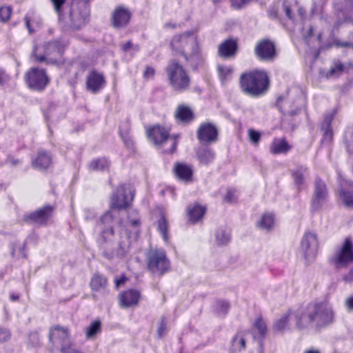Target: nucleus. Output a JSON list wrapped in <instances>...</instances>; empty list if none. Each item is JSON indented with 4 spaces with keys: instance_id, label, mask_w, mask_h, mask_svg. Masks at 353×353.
I'll return each instance as SVG.
<instances>
[{
    "instance_id": "4d7b16f0",
    "label": "nucleus",
    "mask_w": 353,
    "mask_h": 353,
    "mask_svg": "<svg viewBox=\"0 0 353 353\" xmlns=\"http://www.w3.org/2000/svg\"><path fill=\"white\" fill-rule=\"evenodd\" d=\"M236 200L234 192L232 190H228L225 196L224 197V201L228 203H232Z\"/></svg>"
},
{
    "instance_id": "0eeeda50",
    "label": "nucleus",
    "mask_w": 353,
    "mask_h": 353,
    "mask_svg": "<svg viewBox=\"0 0 353 353\" xmlns=\"http://www.w3.org/2000/svg\"><path fill=\"white\" fill-rule=\"evenodd\" d=\"M90 0H81L72 5L68 16V26L73 30H79L84 26L89 20L90 9L88 2Z\"/></svg>"
},
{
    "instance_id": "69168bd1",
    "label": "nucleus",
    "mask_w": 353,
    "mask_h": 353,
    "mask_svg": "<svg viewBox=\"0 0 353 353\" xmlns=\"http://www.w3.org/2000/svg\"><path fill=\"white\" fill-rule=\"evenodd\" d=\"M303 353H320V352L316 349L310 348L306 350Z\"/></svg>"
},
{
    "instance_id": "a19ab883",
    "label": "nucleus",
    "mask_w": 353,
    "mask_h": 353,
    "mask_svg": "<svg viewBox=\"0 0 353 353\" xmlns=\"http://www.w3.org/2000/svg\"><path fill=\"white\" fill-rule=\"evenodd\" d=\"M344 69V66L342 63L339 61H334L333 66L330 68L327 73V77H336L339 75Z\"/></svg>"
},
{
    "instance_id": "c85d7f7f",
    "label": "nucleus",
    "mask_w": 353,
    "mask_h": 353,
    "mask_svg": "<svg viewBox=\"0 0 353 353\" xmlns=\"http://www.w3.org/2000/svg\"><path fill=\"white\" fill-rule=\"evenodd\" d=\"M236 42L232 39H228L222 43L219 47V54L220 57L228 58L233 56L236 51Z\"/></svg>"
},
{
    "instance_id": "bf43d9fd",
    "label": "nucleus",
    "mask_w": 353,
    "mask_h": 353,
    "mask_svg": "<svg viewBox=\"0 0 353 353\" xmlns=\"http://www.w3.org/2000/svg\"><path fill=\"white\" fill-rule=\"evenodd\" d=\"M132 48H134L135 50H139V48L137 46H134L131 41H128L122 46V49L125 52L129 50Z\"/></svg>"
},
{
    "instance_id": "ea45409f",
    "label": "nucleus",
    "mask_w": 353,
    "mask_h": 353,
    "mask_svg": "<svg viewBox=\"0 0 353 353\" xmlns=\"http://www.w3.org/2000/svg\"><path fill=\"white\" fill-rule=\"evenodd\" d=\"M132 241L130 240V237L126 235L125 237H122L121 241L119 243V248L118 253L121 256H124L127 254L130 248Z\"/></svg>"
},
{
    "instance_id": "393cba45",
    "label": "nucleus",
    "mask_w": 353,
    "mask_h": 353,
    "mask_svg": "<svg viewBox=\"0 0 353 353\" xmlns=\"http://www.w3.org/2000/svg\"><path fill=\"white\" fill-rule=\"evenodd\" d=\"M335 114V111H332V112L327 114L325 117L324 121L322 123V130L323 131L322 143L329 144L332 142L333 138V132L331 128V123L334 116Z\"/></svg>"
},
{
    "instance_id": "09e8293b",
    "label": "nucleus",
    "mask_w": 353,
    "mask_h": 353,
    "mask_svg": "<svg viewBox=\"0 0 353 353\" xmlns=\"http://www.w3.org/2000/svg\"><path fill=\"white\" fill-rule=\"evenodd\" d=\"M218 71L219 73L220 78L222 81L225 80L228 75H230L232 70L230 67L224 66V65H219Z\"/></svg>"
},
{
    "instance_id": "603ef678",
    "label": "nucleus",
    "mask_w": 353,
    "mask_h": 353,
    "mask_svg": "<svg viewBox=\"0 0 353 353\" xmlns=\"http://www.w3.org/2000/svg\"><path fill=\"white\" fill-rule=\"evenodd\" d=\"M252 0H231L232 6L235 9H241Z\"/></svg>"
},
{
    "instance_id": "c9c22d12",
    "label": "nucleus",
    "mask_w": 353,
    "mask_h": 353,
    "mask_svg": "<svg viewBox=\"0 0 353 353\" xmlns=\"http://www.w3.org/2000/svg\"><path fill=\"white\" fill-rule=\"evenodd\" d=\"M109 167V162L105 158L93 160L90 163V169L95 171H104Z\"/></svg>"
},
{
    "instance_id": "2eb2a0df",
    "label": "nucleus",
    "mask_w": 353,
    "mask_h": 353,
    "mask_svg": "<svg viewBox=\"0 0 353 353\" xmlns=\"http://www.w3.org/2000/svg\"><path fill=\"white\" fill-rule=\"evenodd\" d=\"M254 52L260 60H272L276 57L274 43L268 39L259 41L255 46Z\"/></svg>"
},
{
    "instance_id": "052dcab7",
    "label": "nucleus",
    "mask_w": 353,
    "mask_h": 353,
    "mask_svg": "<svg viewBox=\"0 0 353 353\" xmlns=\"http://www.w3.org/2000/svg\"><path fill=\"white\" fill-rule=\"evenodd\" d=\"M127 278L124 276H122L119 279H115V285L117 288H119L121 285L124 284V283L126 281Z\"/></svg>"
},
{
    "instance_id": "2f4dec72",
    "label": "nucleus",
    "mask_w": 353,
    "mask_h": 353,
    "mask_svg": "<svg viewBox=\"0 0 353 353\" xmlns=\"http://www.w3.org/2000/svg\"><path fill=\"white\" fill-rule=\"evenodd\" d=\"M101 331V323L99 320H95L85 328V336L88 339H94Z\"/></svg>"
},
{
    "instance_id": "c756f323",
    "label": "nucleus",
    "mask_w": 353,
    "mask_h": 353,
    "mask_svg": "<svg viewBox=\"0 0 353 353\" xmlns=\"http://www.w3.org/2000/svg\"><path fill=\"white\" fill-rule=\"evenodd\" d=\"M290 148L284 139L275 138L270 146V151L273 154H278L288 152Z\"/></svg>"
},
{
    "instance_id": "37998d69",
    "label": "nucleus",
    "mask_w": 353,
    "mask_h": 353,
    "mask_svg": "<svg viewBox=\"0 0 353 353\" xmlns=\"http://www.w3.org/2000/svg\"><path fill=\"white\" fill-rule=\"evenodd\" d=\"M254 327L258 330V332L261 336H264L265 335L267 332V324L261 317H259L256 319L254 323Z\"/></svg>"
},
{
    "instance_id": "49530a36",
    "label": "nucleus",
    "mask_w": 353,
    "mask_h": 353,
    "mask_svg": "<svg viewBox=\"0 0 353 353\" xmlns=\"http://www.w3.org/2000/svg\"><path fill=\"white\" fill-rule=\"evenodd\" d=\"M344 139L347 151L353 152V133L350 131H347Z\"/></svg>"
},
{
    "instance_id": "f8f14e48",
    "label": "nucleus",
    "mask_w": 353,
    "mask_h": 353,
    "mask_svg": "<svg viewBox=\"0 0 353 353\" xmlns=\"http://www.w3.org/2000/svg\"><path fill=\"white\" fill-rule=\"evenodd\" d=\"M319 242L316 234L311 232H305L301 242V251L308 261H312L316 256Z\"/></svg>"
},
{
    "instance_id": "8fccbe9b",
    "label": "nucleus",
    "mask_w": 353,
    "mask_h": 353,
    "mask_svg": "<svg viewBox=\"0 0 353 353\" xmlns=\"http://www.w3.org/2000/svg\"><path fill=\"white\" fill-rule=\"evenodd\" d=\"M10 337V331L6 327L0 326V343H3L8 341Z\"/></svg>"
},
{
    "instance_id": "72a5a7b5",
    "label": "nucleus",
    "mask_w": 353,
    "mask_h": 353,
    "mask_svg": "<svg viewBox=\"0 0 353 353\" xmlns=\"http://www.w3.org/2000/svg\"><path fill=\"white\" fill-rule=\"evenodd\" d=\"M274 223V216L272 214H265L257 222V226L262 230H270L272 228Z\"/></svg>"
},
{
    "instance_id": "ddd939ff",
    "label": "nucleus",
    "mask_w": 353,
    "mask_h": 353,
    "mask_svg": "<svg viewBox=\"0 0 353 353\" xmlns=\"http://www.w3.org/2000/svg\"><path fill=\"white\" fill-rule=\"evenodd\" d=\"M67 43L63 41H54L49 42L45 47L44 55L34 54L35 60L38 62L44 61L48 59L51 63L57 61L59 57L61 56Z\"/></svg>"
},
{
    "instance_id": "4be33fe9",
    "label": "nucleus",
    "mask_w": 353,
    "mask_h": 353,
    "mask_svg": "<svg viewBox=\"0 0 353 353\" xmlns=\"http://www.w3.org/2000/svg\"><path fill=\"white\" fill-rule=\"evenodd\" d=\"M295 311L289 310L288 312L284 314L281 318L277 319L273 325V330L276 332H283L284 331L290 329V321L292 319L296 321Z\"/></svg>"
},
{
    "instance_id": "6e6552de",
    "label": "nucleus",
    "mask_w": 353,
    "mask_h": 353,
    "mask_svg": "<svg viewBox=\"0 0 353 353\" xmlns=\"http://www.w3.org/2000/svg\"><path fill=\"white\" fill-rule=\"evenodd\" d=\"M148 137L155 145L161 146L165 152L172 153L177 146L176 139L170 136L168 131L161 126H155L148 132Z\"/></svg>"
},
{
    "instance_id": "774afa93",
    "label": "nucleus",
    "mask_w": 353,
    "mask_h": 353,
    "mask_svg": "<svg viewBox=\"0 0 353 353\" xmlns=\"http://www.w3.org/2000/svg\"><path fill=\"white\" fill-rule=\"evenodd\" d=\"M345 21L347 23H350L353 25V17H347L345 19Z\"/></svg>"
},
{
    "instance_id": "79ce46f5",
    "label": "nucleus",
    "mask_w": 353,
    "mask_h": 353,
    "mask_svg": "<svg viewBox=\"0 0 353 353\" xmlns=\"http://www.w3.org/2000/svg\"><path fill=\"white\" fill-rule=\"evenodd\" d=\"M340 195L345 205L353 208V193L341 190Z\"/></svg>"
},
{
    "instance_id": "6ab92c4d",
    "label": "nucleus",
    "mask_w": 353,
    "mask_h": 353,
    "mask_svg": "<svg viewBox=\"0 0 353 353\" xmlns=\"http://www.w3.org/2000/svg\"><path fill=\"white\" fill-rule=\"evenodd\" d=\"M90 285L92 291V296L94 301H97L99 299L97 292H101L103 296L108 293V290L107 289V279L105 276L99 274H95L93 275L90 280Z\"/></svg>"
},
{
    "instance_id": "412c9836",
    "label": "nucleus",
    "mask_w": 353,
    "mask_h": 353,
    "mask_svg": "<svg viewBox=\"0 0 353 353\" xmlns=\"http://www.w3.org/2000/svg\"><path fill=\"white\" fill-rule=\"evenodd\" d=\"M141 297V293L137 290H129L119 295L120 305L123 307L137 305Z\"/></svg>"
},
{
    "instance_id": "bb28decb",
    "label": "nucleus",
    "mask_w": 353,
    "mask_h": 353,
    "mask_svg": "<svg viewBox=\"0 0 353 353\" xmlns=\"http://www.w3.org/2000/svg\"><path fill=\"white\" fill-rule=\"evenodd\" d=\"M205 212V207L197 203L188 206L187 212L189 221L192 223L199 221L203 217Z\"/></svg>"
},
{
    "instance_id": "4468645a",
    "label": "nucleus",
    "mask_w": 353,
    "mask_h": 353,
    "mask_svg": "<svg viewBox=\"0 0 353 353\" xmlns=\"http://www.w3.org/2000/svg\"><path fill=\"white\" fill-rule=\"evenodd\" d=\"M53 208L50 205H46L34 212L26 214L23 219L28 223L37 225H44L47 224L49 219L52 216Z\"/></svg>"
},
{
    "instance_id": "864d4df0",
    "label": "nucleus",
    "mask_w": 353,
    "mask_h": 353,
    "mask_svg": "<svg viewBox=\"0 0 353 353\" xmlns=\"http://www.w3.org/2000/svg\"><path fill=\"white\" fill-rule=\"evenodd\" d=\"M344 306L347 312H353V294L348 296L345 299L344 301Z\"/></svg>"
},
{
    "instance_id": "f3484780",
    "label": "nucleus",
    "mask_w": 353,
    "mask_h": 353,
    "mask_svg": "<svg viewBox=\"0 0 353 353\" xmlns=\"http://www.w3.org/2000/svg\"><path fill=\"white\" fill-rule=\"evenodd\" d=\"M114 214L112 210L107 211L101 217L98 226L101 230V236L104 241H108L113 236L114 231L112 228V223L114 221Z\"/></svg>"
},
{
    "instance_id": "b1692460",
    "label": "nucleus",
    "mask_w": 353,
    "mask_h": 353,
    "mask_svg": "<svg viewBox=\"0 0 353 353\" xmlns=\"http://www.w3.org/2000/svg\"><path fill=\"white\" fill-rule=\"evenodd\" d=\"M176 176L185 182H190L192 180L193 169L190 165L178 163L174 166Z\"/></svg>"
},
{
    "instance_id": "20e7f679",
    "label": "nucleus",
    "mask_w": 353,
    "mask_h": 353,
    "mask_svg": "<svg viewBox=\"0 0 353 353\" xmlns=\"http://www.w3.org/2000/svg\"><path fill=\"white\" fill-rule=\"evenodd\" d=\"M49 340L54 347L59 348L61 353H84L74 347L66 327L59 325L52 327Z\"/></svg>"
},
{
    "instance_id": "7c9ffc66",
    "label": "nucleus",
    "mask_w": 353,
    "mask_h": 353,
    "mask_svg": "<svg viewBox=\"0 0 353 353\" xmlns=\"http://www.w3.org/2000/svg\"><path fill=\"white\" fill-rule=\"evenodd\" d=\"M196 154L200 163L205 165H208L212 162L215 157V153L213 150L208 147L199 148Z\"/></svg>"
},
{
    "instance_id": "a18cd8bd",
    "label": "nucleus",
    "mask_w": 353,
    "mask_h": 353,
    "mask_svg": "<svg viewBox=\"0 0 353 353\" xmlns=\"http://www.w3.org/2000/svg\"><path fill=\"white\" fill-rule=\"evenodd\" d=\"M248 137H249L250 142L253 145H258V144L261 140V134L259 132L250 128L248 130Z\"/></svg>"
},
{
    "instance_id": "de8ad7c7",
    "label": "nucleus",
    "mask_w": 353,
    "mask_h": 353,
    "mask_svg": "<svg viewBox=\"0 0 353 353\" xmlns=\"http://www.w3.org/2000/svg\"><path fill=\"white\" fill-rule=\"evenodd\" d=\"M217 312L221 314H225L230 307V304L225 301H218L216 304Z\"/></svg>"
},
{
    "instance_id": "f03ea898",
    "label": "nucleus",
    "mask_w": 353,
    "mask_h": 353,
    "mask_svg": "<svg viewBox=\"0 0 353 353\" xmlns=\"http://www.w3.org/2000/svg\"><path fill=\"white\" fill-rule=\"evenodd\" d=\"M171 47L176 52L182 54L186 61L196 67L203 62V56L193 34L188 32L176 35L171 41Z\"/></svg>"
},
{
    "instance_id": "5fc2aeb1",
    "label": "nucleus",
    "mask_w": 353,
    "mask_h": 353,
    "mask_svg": "<svg viewBox=\"0 0 353 353\" xmlns=\"http://www.w3.org/2000/svg\"><path fill=\"white\" fill-rule=\"evenodd\" d=\"M166 330H167V323L165 321V319L163 318V319H162L161 323L158 328L159 336L163 337L165 334Z\"/></svg>"
},
{
    "instance_id": "f257e3e1",
    "label": "nucleus",
    "mask_w": 353,
    "mask_h": 353,
    "mask_svg": "<svg viewBox=\"0 0 353 353\" xmlns=\"http://www.w3.org/2000/svg\"><path fill=\"white\" fill-rule=\"evenodd\" d=\"M296 326L298 329L307 327L312 323L321 327L332 323L334 320V311L328 299L309 303L299 308L295 314Z\"/></svg>"
},
{
    "instance_id": "338daca9",
    "label": "nucleus",
    "mask_w": 353,
    "mask_h": 353,
    "mask_svg": "<svg viewBox=\"0 0 353 353\" xmlns=\"http://www.w3.org/2000/svg\"><path fill=\"white\" fill-rule=\"evenodd\" d=\"M19 160L18 159H14L13 158L10 159V163L12 165H17L18 163H19Z\"/></svg>"
},
{
    "instance_id": "680f3d73",
    "label": "nucleus",
    "mask_w": 353,
    "mask_h": 353,
    "mask_svg": "<svg viewBox=\"0 0 353 353\" xmlns=\"http://www.w3.org/2000/svg\"><path fill=\"white\" fill-rule=\"evenodd\" d=\"M284 10H285L286 16L290 19H293V14L292 13V10H291V8H290V6H288L287 5H284Z\"/></svg>"
},
{
    "instance_id": "c03bdc74",
    "label": "nucleus",
    "mask_w": 353,
    "mask_h": 353,
    "mask_svg": "<svg viewBox=\"0 0 353 353\" xmlns=\"http://www.w3.org/2000/svg\"><path fill=\"white\" fill-rule=\"evenodd\" d=\"M12 11L10 6H3L0 7V21L7 22L11 17Z\"/></svg>"
},
{
    "instance_id": "9d476101",
    "label": "nucleus",
    "mask_w": 353,
    "mask_h": 353,
    "mask_svg": "<svg viewBox=\"0 0 353 353\" xmlns=\"http://www.w3.org/2000/svg\"><path fill=\"white\" fill-rule=\"evenodd\" d=\"M332 261L337 268L345 267L353 262V245L349 238H346L343 245L336 251Z\"/></svg>"
},
{
    "instance_id": "473e14b6",
    "label": "nucleus",
    "mask_w": 353,
    "mask_h": 353,
    "mask_svg": "<svg viewBox=\"0 0 353 353\" xmlns=\"http://www.w3.org/2000/svg\"><path fill=\"white\" fill-rule=\"evenodd\" d=\"M245 341L241 333L236 334L231 341V353H236L245 349Z\"/></svg>"
},
{
    "instance_id": "7ed1b4c3",
    "label": "nucleus",
    "mask_w": 353,
    "mask_h": 353,
    "mask_svg": "<svg viewBox=\"0 0 353 353\" xmlns=\"http://www.w3.org/2000/svg\"><path fill=\"white\" fill-rule=\"evenodd\" d=\"M269 80L263 71L254 70L245 72L240 78V86L242 91L252 97H258L263 94L268 88Z\"/></svg>"
},
{
    "instance_id": "1a4fd4ad",
    "label": "nucleus",
    "mask_w": 353,
    "mask_h": 353,
    "mask_svg": "<svg viewBox=\"0 0 353 353\" xmlns=\"http://www.w3.org/2000/svg\"><path fill=\"white\" fill-rule=\"evenodd\" d=\"M25 79L28 88L37 91L43 90L50 81L46 72L35 67L26 72Z\"/></svg>"
},
{
    "instance_id": "4c0bfd02",
    "label": "nucleus",
    "mask_w": 353,
    "mask_h": 353,
    "mask_svg": "<svg viewBox=\"0 0 353 353\" xmlns=\"http://www.w3.org/2000/svg\"><path fill=\"white\" fill-rule=\"evenodd\" d=\"M168 223L164 216H162L158 221V230L161 234L164 241L169 242V236L168 234Z\"/></svg>"
},
{
    "instance_id": "13d9d810",
    "label": "nucleus",
    "mask_w": 353,
    "mask_h": 353,
    "mask_svg": "<svg viewBox=\"0 0 353 353\" xmlns=\"http://www.w3.org/2000/svg\"><path fill=\"white\" fill-rule=\"evenodd\" d=\"M24 20H25L26 26L28 28L29 32L30 34H32L33 32H34V30L31 26V17L26 15L24 18Z\"/></svg>"
},
{
    "instance_id": "cd10ccee",
    "label": "nucleus",
    "mask_w": 353,
    "mask_h": 353,
    "mask_svg": "<svg viewBox=\"0 0 353 353\" xmlns=\"http://www.w3.org/2000/svg\"><path fill=\"white\" fill-rule=\"evenodd\" d=\"M175 119L177 122L187 123L193 119V112L192 110L185 105H179L174 113Z\"/></svg>"
},
{
    "instance_id": "0e129e2a",
    "label": "nucleus",
    "mask_w": 353,
    "mask_h": 353,
    "mask_svg": "<svg viewBox=\"0 0 353 353\" xmlns=\"http://www.w3.org/2000/svg\"><path fill=\"white\" fill-rule=\"evenodd\" d=\"M337 45L341 47H350L352 48L351 42H339Z\"/></svg>"
},
{
    "instance_id": "423d86ee",
    "label": "nucleus",
    "mask_w": 353,
    "mask_h": 353,
    "mask_svg": "<svg viewBox=\"0 0 353 353\" xmlns=\"http://www.w3.org/2000/svg\"><path fill=\"white\" fill-rule=\"evenodd\" d=\"M147 266L153 274L161 276L168 272L170 263L163 249H150L146 255Z\"/></svg>"
},
{
    "instance_id": "39448f33",
    "label": "nucleus",
    "mask_w": 353,
    "mask_h": 353,
    "mask_svg": "<svg viewBox=\"0 0 353 353\" xmlns=\"http://www.w3.org/2000/svg\"><path fill=\"white\" fill-rule=\"evenodd\" d=\"M166 72L170 84L175 91L182 92L188 88L190 79L183 67L177 61H171L166 67Z\"/></svg>"
},
{
    "instance_id": "a878e982",
    "label": "nucleus",
    "mask_w": 353,
    "mask_h": 353,
    "mask_svg": "<svg viewBox=\"0 0 353 353\" xmlns=\"http://www.w3.org/2000/svg\"><path fill=\"white\" fill-rule=\"evenodd\" d=\"M327 196V191L325 183L321 181L317 180L315 183L314 193L313 197V206L316 208L320 207L321 202H323Z\"/></svg>"
},
{
    "instance_id": "3c124183",
    "label": "nucleus",
    "mask_w": 353,
    "mask_h": 353,
    "mask_svg": "<svg viewBox=\"0 0 353 353\" xmlns=\"http://www.w3.org/2000/svg\"><path fill=\"white\" fill-rule=\"evenodd\" d=\"M53 3L56 12L59 14V19L62 18L61 7L65 2V0H51Z\"/></svg>"
},
{
    "instance_id": "e2e57ef3",
    "label": "nucleus",
    "mask_w": 353,
    "mask_h": 353,
    "mask_svg": "<svg viewBox=\"0 0 353 353\" xmlns=\"http://www.w3.org/2000/svg\"><path fill=\"white\" fill-rule=\"evenodd\" d=\"M343 279L346 282L353 281V269L347 275L344 276Z\"/></svg>"
},
{
    "instance_id": "e433bc0d",
    "label": "nucleus",
    "mask_w": 353,
    "mask_h": 353,
    "mask_svg": "<svg viewBox=\"0 0 353 353\" xmlns=\"http://www.w3.org/2000/svg\"><path fill=\"white\" fill-rule=\"evenodd\" d=\"M307 169L304 166H300L296 170L292 171L295 183L297 185H301L304 183L305 175L307 173Z\"/></svg>"
},
{
    "instance_id": "dca6fc26",
    "label": "nucleus",
    "mask_w": 353,
    "mask_h": 353,
    "mask_svg": "<svg viewBox=\"0 0 353 353\" xmlns=\"http://www.w3.org/2000/svg\"><path fill=\"white\" fill-rule=\"evenodd\" d=\"M197 138L201 143H211L216 141L218 130L212 123H204L201 124L197 130Z\"/></svg>"
},
{
    "instance_id": "aec40b11",
    "label": "nucleus",
    "mask_w": 353,
    "mask_h": 353,
    "mask_svg": "<svg viewBox=\"0 0 353 353\" xmlns=\"http://www.w3.org/2000/svg\"><path fill=\"white\" fill-rule=\"evenodd\" d=\"M130 17V12L126 8L119 6L112 12V22L117 28H123L128 24Z\"/></svg>"
},
{
    "instance_id": "9b49d317",
    "label": "nucleus",
    "mask_w": 353,
    "mask_h": 353,
    "mask_svg": "<svg viewBox=\"0 0 353 353\" xmlns=\"http://www.w3.org/2000/svg\"><path fill=\"white\" fill-rule=\"evenodd\" d=\"M134 194L130 190H127L123 185H119L116 192L113 193L111 201V210L125 209L131 204Z\"/></svg>"
},
{
    "instance_id": "f704fd0d",
    "label": "nucleus",
    "mask_w": 353,
    "mask_h": 353,
    "mask_svg": "<svg viewBox=\"0 0 353 353\" xmlns=\"http://www.w3.org/2000/svg\"><path fill=\"white\" fill-rule=\"evenodd\" d=\"M216 242L218 245H225L230 241V230L226 228H219L215 233Z\"/></svg>"
},
{
    "instance_id": "a211bd4d",
    "label": "nucleus",
    "mask_w": 353,
    "mask_h": 353,
    "mask_svg": "<svg viewBox=\"0 0 353 353\" xmlns=\"http://www.w3.org/2000/svg\"><path fill=\"white\" fill-rule=\"evenodd\" d=\"M105 85V79L103 74L95 70L89 72L86 77L87 90L92 93L99 92Z\"/></svg>"
},
{
    "instance_id": "5701e85b",
    "label": "nucleus",
    "mask_w": 353,
    "mask_h": 353,
    "mask_svg": "<svg viewBox=\"0 0 353 353\" xmlns=\"http://www.w3.org/2000/svg\"><path fill=\"white\" fill-rule=\"evenodd\" d=\"M52 164V157L46 151H39L34 159L32 160V165L38 170H46Z\"/></svg>"
},
{
    "instance_id": "58836bf2",
    "label": "nucleus",
    "mask_w": 353,
    "mask_h": 353,
    "mask_svg": "<svg viewBox=\"0 0 353 353\" xmlns=\"http://www.w3.org/2000/svg\"><path fill=\"white\" fill-rule=\"evenodd\" d=\"M128 223L134 229V239L138 233V228L140 226V219L137 211L133 210L129 213Z\"/></svg>"
},
{
    "instance_id": "6e6d98bb",
    "label": "nucleus",
    "mask_w": 353,
    "mask_h": 353,
    "mask_svg": "<svg viewBox=\"0 0 353 353\" xmlns=\"http://www.w3.org/2000/svg\"><path fill=\"white\" fill-rule=\"evenodd\" d=\"M155 74V70L151 66H147L143 72V77L146 79H152Z\"/></svg>"
}]
</instances>
